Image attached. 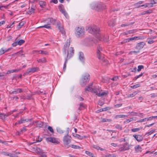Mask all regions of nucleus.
Returning a JSON list of instances; mask_svg holds the SVG:
<instances>
[{"mask_svg":"<svg viewBox=\"0 0 157 157\" xmlns=\"http://www.w3.org/2000/svg\"><path fill=\"white\" fill-rule=\"evenodd\" d=\"M29 11L31 13H34L35 9L34 7H31V9H29Z\"/></svg>","mask_w":157,"mask_h":157,"instance_id":"52","label":"nucleus"},{"mask_svg":"<svg viewBox=\"0 0 157 157\" xmlns=\"http://www.w3.org/2000/svg\"><path fill=\"white\" fill-rule=\"evenodd\" d=\"M25 23L24 22L21 21L20 22L17 26V28L18 29H20L22 26L24 25Z\"/></svg>","mask_w":157,"mask_h":157,"instance_id":"37","label":"nucleus"},{"mask_svg":"<svg viewBox=\"0 0 157 157\" xmlns=\"http://www.w3.org/2000/svg\"><path fill=\"white\" fill-rule=\"evenodd\" d=\"M79 58L82 62H83L85 60L83 53L82 52H80L79 53Z\"/></svg>","mask_w":157,"mask_h":157,"instance_id":"18","label":"nucleus"},{"mask_svg":"<svg viewBox=\"0 0 157 157\" xmlns=\"http://www.w3.org/2000/svg\"><path fill=\"white\" fill-rule=\"evenodd\" d=\"M90 80V75L88 73L83 75L80 80V84L82 86H84L89 82Z\"/></svg>","mask_w":157,"mask_h":157,"instance_id":"5","label":"nucleus"},{"mask_svg":"<svg viewBox=\"0 0 157 157\" xmlns=\"http://www.w3.org/2000/svg\"><path fill=\"white\" fill-rule=\"evenodd\" d=\"M103 51L102 48L101 46H99L97 48V55L98 58L102 62H105L107 63V60L105 59L104 56V55L101 52Z\"/></svg>","mask_w":157,"mask_h":157,"instance_id":"3","label":"nucleus"},{"mask_svg":"<svg viewBox=\"0 0 157 157\" xmlns=\"http://www.w3.org/2000/svg\"><path fill=\"white\" fill-rule=\"evenodd\" d=\"M143 73H141L140 75H137V76L135 77V78H134L135 79H137L139 78L140 77L142 76V75H143Z\"/></svg>","mask_w":157,"mask_h":157,"instance_id":"59","label":"nucleus"},{"mask_svg":"<svg viewBox=\"0 0 157 157\" xmlns=\"http://www.w3.org/2000/svg\"><path fill=\"white\" fill-rule=\"evenodd\" d=\"M124 52H122V51L117 52L116 53V56H118V55H121L122 54H123L124 53Z\"/></svg>","mask_w":157,"mask_h":157,"instance_id":"61","label":"nucleus"},{"mask_svg":"<svg viewBox=\"0 0 157 157\" xmlns=\"http://www.w3.org/2000/svg\"><path fill=\"white\" fill-rule=\"evenodd\" d=\"M48 129L52 133H54V130L52 127L49 126L48 127Z\"/></svg>","mask_w":157,"mask_h":157,"instance_id":"54","label":"nucleus"},{"mask_svg":"<svg viewBox=\"0 0 157 157\" xmlns=\"http://www.w3.org/2000/svg\"><path fill=\"white\" fill-rule=\"evenodd\" d=\"M34 52L36 53H39L40 54H42L45 55H47L48 54V52L47 51H44L42 50H36Z\"/></svg>","mask_w":157,"mask_h":157,"instance_id":"19","label":"nucleus"},{"mask_svg":"<svg viewBox=\"0 0 157 157\" xmlns=\"http://www.w3.org/2000/svg\"><path fill=\"white\" fill-rule=\"evenodd\" d=\"M147 40H148L147 41V43L149 44H151L155 42V41L153 40L150 39L149 37H148L147 38Z\"/></svg>","mask_w":157,"mask_h":157,"instance_id":"38","label":"nucleus"},{"mask_svg":"<svg viewBox=\"0 0 157 157\" xmlns=\"http://www.w3.org/2000/svg\"><path fill=\"white\" fill-rule=\"evenodd\" d=\"M5 52V50L3 48H1L0 50V56L3 54Z\"/></svg>","mask_w":157,"mask_h":157,"instance_id":"51","label":"nucleus"},{"mask_svg":"<svg viewBox=\"0 0 157 157\" xmlns=\"http://www.w3.org/2000/svg\"><path fill=\"white\" fill-rule=\"evenodd\" d=\"M70 45V40H67L64 45L63 48V53L65 55L67 54L66 58L68 59H69L73 56L74 51L73 48L72 47H71L69 48Z\"/></svg>","mask_w":157,"mask_h":157,"instance_id":"1","label":"nucleus"},{"mask_svg":"<svg viewBox=\"0 0 157 157\" xmlns=\"http://www.w3.org/2000/svg\"><path fill=\"white\" fill-rule=\"evenodd\" d=\"M92 7L98 11H101L105 9V5L101 2H97L92 5Z\"/></svg>","mask_w":157,"mask_h":157,"instance_id":"4","label":"nucleus"},{"mask_svg":"<svg viewBox=\"0 0 157 157\" xmlns=\"http://www.w3.org/2000/svg\"><path fill=\"white\" fill-rule=\"evenodd\" d=\"M122 103H120L118 104H117L115 105H114V107L115 108H117L118 107H119L120 106H121L122 105Z\"/></svg>","mask_w":157,"mask_h":157,"instance_id":"57","label":"nucleus"},{"mask_svg":"<svg viewBox=\"0 0 157 157\" xmlns=\"http://www.w3.org/2000/svg\"><path fill=\"white\" fill-rule=\"evenodd\" d=\"M133 137L135 138L136 140L138 142H140L142 141L143 137L140 135H133Z\"/></svg>","mask_w":157,"mask_h":157,"instance_id":"14","label":"nucleus"},{"mask_svg":"<svg viewBox=\"0 0 157 157\" xmlns=\"http://www.w3.org/2000/svg\"><path fill=\"white\" fill-rule=\"evenodd\" d=\"M69 59L67 58H66L65 59V61L64 62V64L63 65V70L64 71H65L66 70V65L67 63V60Z\"/></svg>","mask_w":157,"mask_h":157,"instance_id":"33","label":"nucleus"},{"mask_svg":"<svg viewBox=\"0 0 157 157\" xmlns=\"http://www.w3.org/2000/svg\"><path fill=\"white\" fill-rule=\"evenodd\" d=\"M99 88H96L95 87L91 88L90 86H87L85 89V91H90L92 93H95V94L98 96V94L100 92Z\"/></svg>","mask_w":157,"mask_h":157,"instance_id":"6","label":"nucleus"},{"mask_svg":"<svg viewBox=\"0 0 157 157\" xmlns=\"http://www.w3.org/2000/svg\"><path fill=\"white\" fill-rule=\"evenodd\" d=\"M57 26L58 29H59L60 32H61L62 34L63 35H65L66 33L65 32L63 28L61 26V24L59 22H57Z\"/></svg>","mask_w":157,"mask_h":157,"instance_id":"16","label":"nucleus"},{"mask_svg":"<svg viewBox=\"0 0 157 157\" xmlns=\"http://www.w3.org/2000/svg\"><path fill=\"white\" fill-rule=\"evenodd\" d=\"M115 128L121 130L122 129V126L120 124H116L115 126Z\"/></svg>","mask_w":157,"mask_h":157,"instance_id":"43","label":"nucleus"},{"mask_svg":"<svg viewBox=\"0 0 157 157\" xmlns=\"http://www.w3.org/2000/svg\"><path fill=\"white\" fill-rule=\"evenodd\" d=\"M33 149L35 153L39 154L42 153L44 151L40 148L38 147H33Z\"/></svg>","mask_w":157,"mask_h":157,"instance_id":"15","label":"nucleus"},{"mask_svg":"<svg viewBox=\"0 0 157 157\" xmlns=\"http://www.w3.org/2000/svg\"><path fill=\"white\" fill-rule=\"evenodd\" d=\"M50 23H48L47 24L45 25H44L40 26L38 27V28H45L47 29H49L51 27V26H50Z\"/></svg>","mask_w":157,"mask_h":157,"instance_id":"34","label":"nucleus"},{"mask_svg":"<svg viewBox=\"0 0 157 157\" xmlns=\"http://www.w3.org/2000/svg\"><path fill=\"white\" fill-rule=\"evenodd\" d=\"M40 6L41 8H44V7L46 5V2L45 1H40L39 2Z\"/></svg>","mask_w":157,"mask_h":157,"instance_id":"20","label":"nucleus"},{"mask_svg":"<svg viewBox=\"0 0 157 157\" xmlns=\"http://www.w3.org/2000/svg\"><path fill=\"white\" fill-rule=\"evenodd\" d=\"M46 140L47 141L50 142L52 143L58 144L59 142L58 141L57 139L54 137H49L47 138Z\"/></svg>","mask_w":157,"mask_h":157,"instance_id":"9","label":"nucleus"},{"mask_svg":"<svg viewBox=\"0 0 157 157\" xmlns=\"http://www.w3.org/2000/svg\"><path fill=\"white\" fill-rule=\"evenodd\" d=\"M129 149V145L128 143H125L121 147L119 150L121 151H124L128 150Z\"/></svg>","mask_w":157,"mask_h":157,"instance_id":"8","label":"nucleus"},{"mask_svg":"<svg viewBox=\"0 0 157 157\" xmlns=\"http://www.w3.org/2000/svg\"><path fill=\"white\" fill-rule=\"evenodd\" d=\"M57 132L60 133H63V132L62 130L60 128H57Z\"/></svg>","mask_w":157,"mask_h":157,"instance_id":"55","label":"nucleus"},{"mask_svg":"<svg viewBox=\"0 0 157 157\" xmlns=\"http://www.w3.org/2000/svg\"><path fill=\"white\" fill-rule=\"evenodd\" d=\"M112 120L110 119H108L107 118H102L101 121L102 122H111Z\"/></svg>","mask_w":157,"mask_h":157,"instance_id":"39","label":"nucleus"},{"mask_svg":"<svg viewBox=\"0 0 157 157\" xmlns=\"http://www.w3.org/2000/svg\"><path fill=\"white\" fill-rule=\"evenodd\" d=\"M153 3H152V2H151L150 3H147V6L148 7L150 8V7H151L153 6Z\"/></svg>","mask_w":157,"mask_h":157,"instance_id":"62","label":"nucleus"},{"mask_svg":"<svg viewBox=\"0 0 157 157\" xmlns=\"http://www.w3.org/2000/svg\"><path fill=\"white\" fill-rule=\"evenodd\" d=\"M145 45V42H140L137 44L136 48L137 49H140L142 48Z\"/></svg>","mask_w":157,"mask_h":157,"instance_id":"11","label":"nucleus"},{"mask_svg":"<svg viewBox=\"0 0 157 157\" xmlns=\"http://www.w3.org/2000/svg\"><path fill=\"white\" fill-rule=\"evenodd\" d=\"M137 112H132L130 113V115L131 116H136Z\"/></svg>","mask_w":157,"mask_h":157,"instance_id":"60","label":"nucleus"},{"mask_svg":"<svg viewBox=\"0 0 157 157\" xmlns=\"http://www.w3.org/2000/svg\"><path fill=\"white\" fill-rule=\"evenodd\" d=\"M37 126L40 128H41L43 126V123L41 121H38L37 123Z\"/></svg>","mask_w":157,"mask_h":157,"instance_id":"40","label":"nucleus"},{"mask_svg":"<svg viewBox=\"0 0 157 157\" xmlns=\"http://www.w3.org/2000/svg\"><path fill=\"white\" fill-rule=\"evenodd\" d=\"M38 70V68L37 67H32L28 69L26 71V73H33L37 71Z\"/></svg>","mask_w":157,"mask_h":157,"instance_id":"10","label":"nucleus"},{"mask_svg":"<svg viewBox=\"0 0 157 157\" xmlns=\"http://www.w3.org/2000/svg\"><path fill=\"white\" fill-rule=\"evenodd\" d=\"M58 9L59 10L63 13L66 11L65 9L63 8V5L62 4H60L59 6Z\"/></svg>","mask_w":157,"mask_h":157,"instance_id":"23","label":"nucleus"},{"mask_svg":"<svg viewBox=\"0 0 157 157\" xmlns=\"http://www.w3.org/2000/svg\"><path fill=\"white\" fill-rule=\"evenodd\" d=\"M128 33L129 34H132V33H136L137 31V30L136 29H134L128 30Z\"/></svg>","mask_w":157,"mask_h":157,"instance_id":"44","label":"nucleus"},{"mask_svg":"<svg viewBox=\"0 0 157 157\" xmlns=\"http://www.w3.org/2000/svg\"><path fill=\"white\" fill-rule=\"evenodd\" d=\"M135 152L136 153H139L141 152L142 150V147L139 145H136L134 147Z\"/></svg>","mask_w":157,"mask_h":157,"instance_id":"13","label":"nucleus"},{"mask_svg":"<svg viewBox=\"0 0 157 157\" xmlns=\"http://www.w3.org/2000/svg\"><path fill=\"white\" fill-rule=\"evenodd\" d=\"M144 67L143 65H139L138 67V69L137 71H140L141 69L144 68Z\"/></svg>","mask_w":157,"mask_h":157,"instance_id":"46","label":"nucleus"},{"mask_svg":"<svg viewBox=\"0 0 157 157\" xmlns=\"http://www.w3.org/2000/svg\"><path fill=\"white\" fill-rule=\"evenodd\" d=\"M36 93H37V94H46L47 93V92L46 91L44 90H43L41 89L40 91H36Z\"/></svg>","mask_w":157,"mask_h":157,"instance_id":"25","label":"nucleus"},{"mask_svg":"<svg viewBox=\"0 0 157 157\" xmlns=\"http://www.w3.org/2000/svg\"><path fill=\"white\" fill-rule=\"evenodd\" d=\"M152 12V11L151 10H149L146 11H144L141 12L140 14V15H145L146 14H150Z\"/></svg>","mask_w":157,"mask_h":157,"instance_id":"26","label":"nucleus"},{"mask_svg":"<svg viewBox=\"0 0 157 157\" xmlns=\"http://www.w3.org/2000/svg\"><path fill=\"white\" fill-rule=\"evenodd\" d=\"M136 36L137 37V40L140 39L143 40L144 39V37L143 36Z\"/></svg>","mask_w":157,"mask_h":157,"instance_id":"63","label":"nucleus"},{"mask_svg":"<svg viewBox=\"0 0 157 157\" xmlns=\"http://www.w3.org/2000/svg\"><path fill=\"white\" fill-rule=\"evenodd\" d=\"M104 104V102L101 101H99L98 103V104L99 105H100L101 106H102Z\"/></svg>","mask_w":157,"mask_h":157,"instance_id":"64","label":"nucleus"},{"mask_svg":"<svg viewBox=\"0 0 157 157\" xmlns=\"http://www.w3.org/2000/svg\"><path fill=\"white\" fill-rule=\"evenodd\" d=\"M25 99H27L28 100H31V99H33V97H32V95H28L26 97V98Z\"/></svg>","mask_w":157,"mask_h":157,"instance_id":"53","label":"nucleus"},{"mask_svg":"<svg viewBox=\"0 0 157 157\" xmlns=\"http://www.w3.org/2000/svg\"><path fill=\"white\" fill-rule=\"evenodd\" d=\"M134 22H131L130 23H126L124 24H122L121 25V27H126L130 25H132L134 24Z\"/></svg>","mask_w":157,"mask_h":157,"instance_id":"29","label":"nucleus"},{"mask_svg":"<svg viewBox=\"0 0 157 157\" xmlns=\"http://www.w3.org/2000/svg\"><path fill=\"white\" fill-rule=\"evenodd\" d=\"M140 130V128H133L131 129V130L132 132H135L139 131Z\"/></svg>","mask_w":157,"mask_h":157,"instance_id":"47","label":"nucleus"},{"mask_svg":"<svg viewBox=\"0 0 157 157\" xmlns=\"http://www.w3.org/2000/svg\"><path fill=\"white\" fill-rule=\"evenodd\" d=\"M17 41H16L14 42L12 44V46L13 47H15L16 46H17L18 44H17Z\"/></svg>","mask_w":157,"mask_h":157,"instance_id":"58","label":"nucleus"},{"mask_svg":"<svg viewBox=\"0 0 157 157\" xmlns=\"http://www.w3.org/2000/svg\"><path fill=\"white\" fill-rule=\"evenodd\" d=\"M37 61L39 63H44L46 62V59L45 58H43L37 59Z\"/></svg>","mask_w":157,"mask_h":157,"instance_id":"28","label":"nucleus"},{"mask_svg":"<svg viewBox=\"0 0 157 157\" xmlns=\"http://www.w3.org/2000/svg\"><path fill=\"white\" fill-rule=\"evenodd\" d=\"M22 51L21 50L18 52L15 53L14 54L17 55L21 56H23L24 54L22 53Z\"/></svg>","mask_w":157,"mask_h":157,"instance_id":"42","label":"nucleus"},{"mask_svg":"<svg viewBox=\"0 0 157 157\" xmlns=\"http://www.w3.org/2000/svg\"><path fill=\"white\" fill-rule=\"evenodd\" d=\"M25 42V41L23 40H20L18 41L17 44L18 45H21L24 44Z\"/></svg>","mask_w":157,"mask_h":157,"instance_id":"41","label":"nucleus"},{"mask_svg":"<svg viewBox=\"0 0 157 157\" xmlns=\"http://www.w3.org/2000/svg\"><path fill=\"white\" fill-rule=\"evenodd\" d=\"M85 153L87 155L90 157H91L93 155L92 153L88 151H86Z\"/></svg>","mask_w":157,"mask_h":157,"instance_id":"48","label":"nucleus"},{"mask_svg":"<svg viewBox=\"0 0 157 157\" xmlns=\"http://www.w3.org/2000/svg\"><path fill=\"white\" fill-rule=\"evenodd\" d=\"M71 136L69 135H66L64 136L63 138V142L65 146L68 145L71 142Z\"/></svg>","mask_w":157,"mask_h":157,"instance_id":"7","label":"nucleus"},{"mask_svg":"<svg viewBox=\"0 0 157 157\" xmlns=\"http://www.w3.org/2000/svg\"><path fill=\"white\" fill-rule=\"evenodd\" d=\"M73 136L78 138L80 140H82L83 139V136L77 134H74L73 135Z\"/></svg>","mask_w":157,"mask_h":157,"instance_id":"32","label":"nucleus"},{"mask_svg":"<svg viewBox=\"0 0 157 157\" xmlns=\"http://www.w3.org/2000/svg\"><path fill=\"white\" fill-rule=\"evenodd\" d=\"M90 32L91 34L95 35V36L99 40H101L102 36L100 33L99 28L96 26L90 28Z\"/></svg>","mask_w":157,"mask_h":157,"instance_id":"2","label":"nucleus"},{"mask_svg":"<svg viewBox=\"0 0 157 157\" xmlns=\"http://www.w3.org/2000/svg\"><path fill=\"white\" fill-rule=\"evenodd\" d=\"M137 37L136 36H134L133 37L127 39L125 40H126V42H129L130 41H132L133 40H137Z\"/></svg>","mask_w":157,"mask_h":157,"instance_id":"27","label":"nucleus"},{"mask_svg":"<svg viewBox=\"0 0 157 157\" xmlns=\"http://www.w3.org/2000/svg\"><path fill=\"white\" fill-rule=\"evenodd\" d=\"M155 131V129H152L150 132L146 133L145 134V136H148L149 135H150L153 133Z\"/></svg>","mask_w":157,"mask_h":157,"instance_id":"36","label":"nucleus"},{"mask_svg":"<svg viewBox=\"0 0 157 157\" xmlns=\"http://www.w3.org/2000/svg\"><path fill=\"white\" fill-rule=\"evenodd\" d=\"M84 32V28L82 27H78L76 29L75 33L78 36H79L83 33Z\"/></svg>","mask_w":157,"mask_h":157,"instance_id":"12","label":"nucleus"},{"mask_svg":"<svg viewBox=\"0 0 157 157\" xmlns=\"http://www.w3.org/2000/svg\"><path fill=\"white\" fill-rule=\"evenodd\" d=\"M151 120L150 117H149L145 118H144L140 119V120L137 121L138 122H143L146 121H149Z\"/></svg>","mask_w":157,"mask_h":157,"instance_id":"22","label":"nucleus"},{"mask_svg":"<svg viewBox=\"0 0 157 157\" xmlns=\"http://www.w3.org/2000/svg\"><path fill=\"white\" fill-rule=\"evenodd\" d=\"M48 21H49L50 23H51L53 25H55L56 23V20L54 19H53L52 18H48Z\"/></svg>","mask_w":157,"mask_h":157,"instance_id":"24","label":"nucleus"},{"mask_svg":"<svg viewBox=\"0 0 157 157\" xmlns=\"http://www.w3.org/2000/svg\"><path fill=\"white\" fill-rule=\"evenodd\" d=\"M125 117H127V116L124 115H116L115 117V118L116 119H117L118 118H124Z\"/></svg>","mask_w":157,"mask_h":157,"instance_id":"35","label":"nucleus"},{"mask_svg":"<svg viewBox=\"0 0 157 157\" xmlns=\"http://www.w3.org/2000/svg\"><path fill=\"white\" fill-rule=\"evenodd\" d=\"M40 157H47V155H46L45 153L43 151L42 153L40 154Z\"/></svg>","mask_w":157,"mask_h":157,"instance_id":"50","label":"nucleus"},{"mask_svg":"<svg viewBox=\"0 0 157 157\" xmlns=\"http://www.w3.org/2000/svg\"><path fill=\"white\" fill-rule=\"evenodd\" d=\"M23 89L21 88L17 89L14 90V91L10 92V94H17L21 93L23 92Z\"/></svg>","mask_w":157,"mask_h":157,"instance_id":"17","label":"nucleus"},{"mask_svg":"<svg viewBox=\"0 0 157 157\" xmlns=\"http://www.w3.org/2000/svg\"><path fill=\"white\" fill-rule=\"evenodd\" d=\"M140 86V84H137L135 85L131 86L130 87L132 89H135L138 87Z\"/></svg>","mask_w":157,"mask_h":157,"instance_id":"45","label":"nucleus"},{"mask_svg":"<svg viewBox=\"0 0 157 157\" xmlns=\"http://www.w3.org/2000/svg\"><path fill=\"white\" fill-rule=\"evenodd\" d=\"M108 94V92L107 91L106 92H102L101 93H100V92L99 93V94H98V96L99 97H101V96H106Z\"/></svg>","mask_w":157,"mask_h":157,"instance_id":"31","label":"nucleus"},{"mask_svg":"<svg viewBox=\"0 0 157 157\" xmlns=\"http://www.w3.org/2000/svg\"><path fill=\"white\" fill-rule=\"evenodd\" d=\"M138 93V92L137 91H135L132 94H128V97L132 98L135 96Z\"/></svg>","mask_w":157,"mask_h":157,"instance_id":"30","label":"nucleus"},{"mask_svg":"<svg viewBox=\"0 0 157 157\" xmlns=\"http://www.w3.org/2000/svg\"><path fill=\"white\" fill-rule=\"evenodd\" d=\"M32 120V119H24L23 118L22 121H23V122L24 123L25 122H27L28 121H31Z\"/></svg>","mask_w":157,"mask_h":157,"instance_id":"49","label":"nucleus"},{"mask_svg":"<svg viewBox=\"0 0 157 157\" xmlns=\"http://www.w3.org/2000/svg\"><path fill=\"white\" fill-rule=\"evenodd\" d=\"M115 19H112L108 22V24L109 26H113L115 24Z\"/></svg>","mask_w":157,"mask_h":157,"instance_id":"21","label":"nucleus"},{"mask_svg":"<svg viewBox=\"0 0 157 157\" xmlns=\"http://www.w3.org/2000/svg\"><path fill=\"white\" fill-rule=\"evenodd\" d=\"M143 3H144L143 1H139V2H138L137 3H135L134 4V6H136L137 5H140V4H141Z\"/></svg>","mask_w":157,"mask_h":157,"instance_id":"56","label":"nucleus"}]
</instances>
